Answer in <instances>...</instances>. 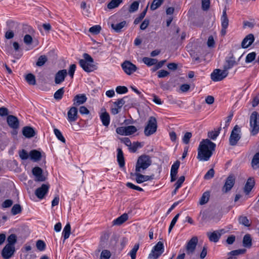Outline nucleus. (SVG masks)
Wrapping results in <instances>:
<instances>
[{
    "label": "nucleus",
    "instance_id": "1",
    "mask_svg": "<svg viewBox=\"0 0 259 259\" xmlns=\"http://www.w3.org/2000/svg\"><path fill=\"white\" fill-rule=\"evenodd\" d=\"M216 145L210 140H202L198 148L197 158L199 161H206L209 160L215 150Z\"/></svg>",
    "mask_w": 259,
    "mask_h": 259
},
{
    "label": "nucleus",
    "instance_id": "2",
    "mask_svg": "<svg viewBox=\"0 0 259 259\" xmlns=\"http://www.w3.org/2000/svg\"><path fill=\"white\" fill-rule=\"evenodd\" d=\"M84 59H80L79 63L81 68L86 72H90L96 69V65L93 64L94 60L90 55L83 54Z\"/></svg>",
    "mask_w": 259,
    "mask_h": 259
},
{
    "label": "nucleus",
    "instance_id": "3",
    "mask_svg": "<svg viewBox=\"0 0 259 259\" xmlns=\"http://www.w3.org/2000/svg\"><path fill=\"white\" fill-rule=\"evenodd\" d=\"M152 163L151 157L147 155H141L138 159L136 165V171L143 172Z\"/></svg>",
    "mask_w": 259,
    "mask_h": 259
},
{
    "label": "nucleus",
    "instance_id": "4",
    "mask_svg": "<svg viewBox=\"0 0 259 259\" xmlns=\"http://www.w3.org/2000/svg\"><path fill=\"white\" fill-rule=\"evenodd\" d=\"M250 131L252 136L256 135L259 132V114L253 111L249 118Z\"/></svg>",
    "mask_w": 259,
    "mask_h": 259
},
{
    "label": "nucleus",
    "instance_id": "5",
    "mask_svg": "<svg viewBox=\"0 0 259 259\" xmlns=\"http://www.w3.org/2000/svg\"><path fill=\"white\" fill-rule=\"evenodd\" d=\"M157 120L155 117L150 116L147 122V124L144 129V134L146 136H149L155 133L157 130Z\"/></svg>",
    "mask_w": 259,
    "mask_h": 259
},
{
    "label": "nucleus",
    "instance_id": "6",
    "mask_svg": "<svg viewBox=\"0 0 259 259\" xmlns=\"http://www.w3.org/2000/svg\"><path fill=\"white\" fill-rule=\"evenodd\" d=\"M164 252L163 243L159 241L153 248L149 254V259H157Z\"/></svg>",
    "mask_w": 259,
    "mask_h": 259
},
{
    "label": "nucleus",
    "instance_id": "7",
    "mask_svg": "<svg viewBox=\"0 0 259 259\" xmlns=\"http://www.w3.org/2000/svg\"><path fill=\"white\" fill-rule=\"evenodd\" d=\"M241 130L239 126L236 125L232 130L230 138L229 144L232 146H236L241 139Z\"/></svg>",
    "mask_w": 259,
    "mask_h": 259
},
{
    "label": "nucleus",
    "instance_id": "8",
    "mask_svg": "<svg viewBox=\"0 0 259 259\" xmlns=\"http://www.w3.org/2000/svg\"><path fill=\"white\" fill-rule=\"evenodd\" d=\"M137 131L136 127L134 125L118 127L116 130V132L118 134L125 136L133 135Z\"/></svg>",
    "mask_w": 259,
    "mask_h": 259
},
{
    "label": "nucleus",
    "instance_id": "9",
    "mask_svg": "<svg viewBox=\"0 0 259 259\" xmlns=\"http://www.w3.org/2000/svg\"><path fill=\"white\" fill-rule=\"evenodd\" d=\"M228 72L226 70L215 69L211 74V79L213 81H219L222 80L227 76Z\"/></svg>",
    "mask_w": 259,
    "mask_h": 259
},
{
    "label": "nucleus",
    "instance_id": "10",
    "mask_svg": "<svg viewBox=\"0 0 259 259\" xmlns=\"http://www.w3.org/2000/svg\"><path fill=\"white\" fill-rule=\"evenodd\" d=\"M235 177L233 174L230 175L227 177L222 189L223 193H227L231 190L235 183Z\"/></svg>",
    "mask_w": 259,
    "mask_h": 259
},
{
    "label": "nucleus",
    "instance_id": "11",
    "mask_svg": "<svg viewBox=\"0 0 259 259\" xmlns=\"http://www.w3.org/2000/svg\"><path fill=\"white\" fill-rule=\"evenodd\" d=\"M121 67L124 72L127 75H131L135 72L137 67L129 61H125L121 64Z\"/></svg>",
    "mask_w": 259,
    "mask_h": 259
},
{
    "label": "nucleus",
    "instance_id": "12",
    "mask_svg": "<svg viewBox=\"0 0 259 259\" xmlns=\"http://www.w3.org/2000/svg\"><path fill=\"white\" fill-rule=\"evenodd\" d=\"M50 188L49 184H43L41 187L37 188L35 191V194L40 199L44 198L45 196L48 192Z\"/></svg>",
    "mask_w": 259,
    "mask_h": 259
},
{
    "label": "nucleus",
    "instance_id": "13",
    "mask_svg": "<svg viewBox=\"0 0 259 259\" xmlns=\"http://www.w3.org/2000/svg\"><path fill=\"white\" fill-rule=\"evenodd\" d=\"M15 251V246H12L10 244H7L2 251V255L4 259H9L13 256Z\"/></svg>",
    "mask_w": 259,
    "mask_h": 259
},
{
    "label": "nucleus",
    "instance_id": "14",
    "mask_svg": "<svg viewBox=\"0 0 259 259\" xmlns=\"http://www.w3.org/2000/svg\"><path fill=\"white\" fill-rule=\"evenodd\" d=\"M32 172L35 177L34 181L35 182H44L46 180V178L42 175V170L39 167H35L32 170Z\"/></svg>",
    "mask_w": 259,
    "mask_h": 259
},
{
    "label": "nucleus",
    "instance_id": "15",
    "mask_svg": "<svg viewBox=\"0 0 259 259\" xmlns=\"http://www.w3.org/2000/svg\"><path fill=\"white\" fill-rule=\"evenodd\" d=\"M198 242L197 237H193L187 243L186 248L187 254H191L194 252Z\"/></svg>",
    "mask_w": 259,
    "mask_h": 259
},
{
    "label": "nucleus",
    "instance_id": "16",
    "mask_svg": "<svg viewBox=\"0 0 259 259\" xmlns=\"http://www.w3.org/2000/svg\"><path fill=\"white\" fill-rule=\"evenodd\" d=\"M180 165V162L177 160L171 166L170 170V181L171 182L176 180L178 170Z\"/></svg>",
    "mask_w": 259,
    "mask_h": 259
},
{
    "label": "nucleus",
    "instance_id": "17",
    "mask_svg": "<svg viewBox=\"0 0 259 259\" xmlns=\"http://www.w3.org/2000/svg\"><path fill=\"white\" fill-rule=\"evenodd\" d=\"M254 37L253 34L250 33L247 35L243 39L241 42V47L243 49L248 48L254 41Z\"/></svg>",
    "mask_w": 259,
    "mask_h": 259
},
{
    "label": "nucleus",
    "instance_id": "18",
    "mask_svg": "<svg viewBox=\"0 0 259 259\" xmlns=\"http://www.w3.org/2000/svg\"><path fill=\"white\" fill-rule=\"evenodd\" d=\"M67 75V72L66 69H63L58 71L55 77V82L56 84H60L64 81L65 77Z\"/></svg>",
    "mask_w": 259,
    "mask_h": 259
},
{
    "label": "nucleus",
    "instance_id": "19",
    "mask_svg": "<svg viewBox=\"0 0 259 259\" xmlns=\"http://www.w3.org/2000/svg\"><path fill=\"white\" fill-rule=\"evenodd\" d=\"M77 109L75 107H72L67 113L68 120L70 122H74L77 119Z\"/></svg>",
    "mask_w": 259,
    "mask_h": 259
},
{
    "label": "nucleus",
    "instance_id": "20",
    "mask_svg": "<svg viewBox=\"0 0 259 259\" xmlns=\"http://www.w3.org/2000/svg\"><path fill=\"white\" fill-rule=\"evenodd\" d=\"M7 122L8 125L14 129H16L19 127V120L18 118L14 115H8L7 117Z\"/></svg>",
    "mask_w": 259,
    "mask_h": 259
},
{
    "label": "nucleus",
    "instance_id": "21",
    "mask_svg": "<svg viewBox=\"0 0 259 259\" xmlns=\"http://www.w3.org/2000/svg\"><path fill=\"white\" fill-rule=\"evenodd\" d=\"M141 172H137L135 173L136 176V181L137 183L140 184L144 182L152 180L153 177L152 176H145L141 174Z\"/></svg>",
    "mask_w": 259,
    "mask_h": 259
},
{
    "label": "nucleus",
    "instance_id": "22",
    "mask_svg": "<svg viewBox=\"0 0 259 259\" xmlns=\"http://www.w3.org/2000/svg\"><path fill=\"white\" fill-rule=\"evenodd\" d=\"M255 185V181L253 178H249L244 187V192L245 194L248 195L250 192Z\"/></svg>",
    "mask_w": 259,
    "mask_h": 259
},
{
    "label": "nucleus",
    "instance_id": "23",
    "mask_svg": "<svg viewBox=\"0 0 259 259\" xmlns=\"http://www.w3.org/2000/svg\"><path fill=\"white\" fill-rule=\"evenodd\" d=\"M87 98L84 94H78L73 99V105L79 106L86 102Z\"/></svg>",
    "mask_w": 259,
    "mask_h": 259
},
{
    "label": "nucleus",
    "instance_id": "24",
    "mask_svg": "<svg viewBox=\"0 0 259 259\" xmlns=\"http://www.w3.org/2000/svg\"><path fill=\"white\" fill-rule=\"evenodd\" d=\"M22 134L27 138H31L35 135L34 129L28 126H24L22 129Z\"/></svg>",
    "mask_w": 259,
    "mask_h": 259
},
{
    "label": "nucleus",
    "instance_id": "25",
    "mask_svg": "<svg viewBox=\"0 0 259 259\" xmlns=\"http://www.w3.org/2000/svg\"><path fill=\"white\" fill-rule=\"evenodd\" d=\"M127 26V22L126 21H123L119 23H112L111 25V28L114 31L117 33L122 31V29Z\"/></svg>",
    "mask_w": 259,
    "mask_h": 259
},
{
    "label": "nucleus",
    "instance_id": "26",
    "mask_svg": "<svg viewBox=\"0 0 259 259\" xmlns=\"http://www.w3.org/2000/svg\"><path fill=\"white\" fill-rule=\"evenodd\" d=\"M207 236L208 237L210 241L217 242L221 236V234L218 231H216L212 233L207 232Z\"/></svg>",
    "mask_w": 259,
    "mask_h": 259
},
{
    "label": "nucleus",
    "instance_id": "27",
    "mask_svg": "<svg viewBox=\"0 0 259 259\" xmlns=\"http://www.w3.org/2000/svg\"><path fill=\"white\" fill-rule=\"evenodd\" d=\"M117 160L118 164L120 167H122L125 165L124 158L123 156V153L121 148H118L117 149Z\"/></svg>",
    "mask_w": 259,
    "mask_h": 259
},
{
    "label": "nucleus",
    "instance_id": "28",
    "mask_svg": "<svg viewBox=\"0 0 259 259\" xmlns=\"http://www.w3.org/2000/svg\"><path fill=\"white\" fill-rule=\"evenodd\" d=\"M100 117L102 124L105 126H108L110 123V120L109 113L105 111L101 113Z\"/></svg>",
    "mask_w": 259,
    "mask_h": 259
},
{
    "label": "nucleus",
    "instance_id": "29",
    "mask_svg": "<svg viewBox=\"0 0 259 259\" xmlns=\"http://www.w3.org/2000/svg\"><path fill=\"white\" fill-rule=\"evenodd\" d=\"M235 64H236V62L234 59L233 57H230L229 59L226 60L224 65L223 70L228 71L229 69L232 68Z\"/></svg>",
    "mask_w": 259,
    "mask_h": 259
},
{
    "label": "nucleus",
    "instance_id": "30",
    "mask_svg": "<svg viewBox=\"0 0 259 259\" xmlns=\"http://www.w3.org/2000/svg\"><path fill=\"white\" fill-rule=\"evenodd\" d=\"M29 156L31 159L34 161H37L40 159L41 154L39 151L36 150H33L30 152Z\"/></svg>",
    "mask_w": 259,
    "mask_h": 259
},
{
    "label": "nucleus",
    "instance_id": "31",
    "mask_svg": "<svg viewBox=\"0 0 259 259\" xmlns=\"http://www.w3.org/2000/svg\"><path fill=\"white\" fill-rule=\"evenodd\" d=\"M128 219V215L126 213H123L113 222L114 225H120L125 222Z\"/></svg>",
    "mask_w": 259,
    "mask_h": 259
},
{
    "label": "nucleus",
    "instance_id": "32",
    "mask_svg": "<svg viewBox=\"0 0 259 259\" xmlns=\"http://www.w3.org/2000/svg\"><path fill=\"white\" fill-rule=\"evenodd\" d=\"M243 246L246 248H250L252 246V239L249 234L244 235L243 238Z\"/></svg>",
    "mask_w": 259,
    "mask_h": 259
},
{
    "label": "nucleus",
    "instance_id": "33",
    "mask_svg": "<svg viewBox=\"0 0 259 259\" xmlns=\"http://www.w3.org/2000/svg\"><path fill=\"white\" fill-rule=\"evenodd\" d=\"M221 20L222 27L224 28H227L229 25V19L227 17L226 9H225L223 11V14Z\"/></svg>",
    "mask_w": 259,
    "mask_h": 259
},
{
    "label": "nucleus",
    "instance_id": "34",
    "mask_svg": "<svg viewBox=\"0 0 259 259\" xmlns=\"http://www.w3.org/2000/svg\"><path fill=\"white\" fill-rule=\"evenodd\" d=\"M122 3V0H111L107 5V8L112 10L117 8L120 4Z\"/></svg>",
    "mask_w": 259,
    "mask_h": 259
},
{
    "label": "nucleus",
    "instance_id": "35",
    "mask_svg": "<svg viewBox=\"0 0 259 259\" xmlns=\"http://www.w3.org/2000/svg\"><path fill=\"white\" fill-rule=\"evenodd\" d=\"M71 232V226L69 223H67L65 226L63 231V236L64 240L68 239L70 236Z\"/></svg>",
    "mask_w": 259,
    "mask_h": 259
},
{
    "label": "nucleus",
    "instance_id": "36",
    "mask_svg": "<svg viewBox=\"0 0 259 259\" xmlns=\"http://www.w3.org/2000/svg\"><path fill=\"white\" fill-rule=\"evenodd\" d=\"M251 165L253 169L259 167V152L256 153L253 156L251 161Z\"/></svg>",
    "mask_w": 259,
    "mask_h": 259
},
{
    "label": "nucleus",
    "instance_id": "37",
    "mask_svg": "<svg viewBox=\"0 0 259 259\" xmlns=\"http://www.w3.org/2000/svg\"><path fill=\"white\" fill-rule=\"evenodd\" d=\"M142 60L143 62L148 66L154 65L157 62V59L148 57H144Z\"/></svg>",
    "mask_w": 259,
    "mask_h": 259
},
{
    "label": "nucleus",
    "instance_id": "38",
    "mask_svg": "<svg viewBox=\"0 0 259 259\" xmlns=\"http://www.w3.org/2000/svg\"><path fill=\"white\" fill-rule=\"evenodd\" d=\"M164 0H153L150 9L154 11L158 9L163 4Z\"/></svg>",
    "mask_w": 259,
    "mask_h": 259
},
{
    "label": "nucleus",
    "instance_id": "39",
    "mask_svg": "<svg viewBox=\"0 0 259 259\" xmlns=\"http://www.w3.org/2000/svg\"><path fill=\"white\" fill-rule=\"evenodd\" d=\"M209 196H210V194H209V192L206 191V192H205L204 193H203V194H202V196H201V197L200 199L199 204L200 205H203V204H205V203H206L209 200Z\"/></svg>",
    "mask_w": 259,
    "mask_h": 259
},
{
    "label": "nucleus",
    "instance_id": "40",
    "mask_svg": "<svg viewBox=\"0 0 259 259\" xmlns=\"http://www.w3.org/2000/svg\"><path fill=\"white\" fill-rule=\"evenodd\" d=\"M25 80L30 85H35L36 84L35 77L32 73L27 74L25 76Z\"/></svg>",
    "mask_w": 259,
    "mask_h": 259
},
{
    "label": "nucleus",
    "instance_id": "41",
    "mask_svg": "<svg viewBox=\"0 0 259 259\" xmlns=\"http://www.w3.org/2000/svg\"><path fill=\"white\" fill-rule=\"evenodd\" d=\"M21 211L22 207L19 204H14L11 209V213L13 215L20 213Z\"/></svg>",
    "mask_w": 259,
    "mask_h": 259
},
{
    "label": "nucleus",
    "instance_id": "42",
    "mask_svg": "<svg viewBox=\"0 0 259 259\" xmlns=\"http://www.w3.org/2000/svg\"><path fill=\"white\" fill-rule=\"evenodd\" d=\"M239 222L240 224H242L246 227H249L250 226V223L249 220L245 216H240L238 219Z\"/></svg>",
    "mask_w": 259,
    "mask_h": 259
},
{
    "label": "nucleus",
    "instance_id": "43",
    "mask_svg": "<svg viewBox=\"0 0 259 259\" xmlns=\"http://www.w3.org/2000/svg\"><path fill=\"white\" fill-rule=\"evenodd\" d=\"M221 127H219L217 131H210L208 133L207 136L211 140H214L219 136Z\"/></svg>",
    "mask_w": 259,
    "mask_h": 259
},
{
    "label": "nucleus",
    "instance_id": "44",
    "mask_svg": "<svg viewBox=\"0 0 259 259\" xmlns=\"http://www.w3.org/2000/svg\"><path fill=\"white\" fill-rule=\"evenodd\" d=\"M65 92L64 88H61L58 90L54 94V97L57 100H61Z\"/></svg>",
    "mask_w": 259,
    "mask_h": 259
},
{
    "label": "nucleus",
    "instance_id": "45",
    "mask_svg": "<svg viewBox=\"0 0 259 259\" xmlns=\"http://www.w3.org/2000/svg\"><path fill=\"white\" fill-rule=\"evenodd\" d=\"M148 7V5L146 7V9L140 14L139 17L135 19L134 21V24H138L145 17L147 11Z\"/></svg>",
    "mask_w": 259,
    "mask_h": 259
},
{
    "label": "nucleus",
    "instance_id": "46",
    "mask_svg": "<svg viewBox=\"0 0 259 259\" xmlns=\"http://www.w3.org/2000/svg\"><path fill=\"white\" fill-rule=\"evenodd\" d=\"M7 241L8 243L7 244H10L12 246H14V244L17 242V236L14 234H12L8 237Z\"/></svg>",
    "mask_w": 259,
    "mask_h": 259
},
{
    "label": "nucleus",
    "instance_id": "47",
    "mask_svg": "<svg viewBox=\"0 0 259 259\" xmlns=\"http://www.w3.org/2000/svg\"><path fill=\"white\" fill-rule=\"evenodd\" d=\"M139 248V244H136L132 249L130 251L129 254L131 256L132 259H136V253Z\"/></svg>",
    "mask_w": 259,
    "mask_h": 259
},
{
    "label": "nucleus",
    "instance_id": "48",
    "mask_svg": "<svg viewBox=\"0 0 259 259\" xmlns=\"http://www.w3.org/2000/svg\"><path fill=\"white\" fill-rule=\"evenodd\" d=\"M111 256V252L108 250L104 249L101 253L100 259H109Z\"/></svg>",
    "mask_w": 259,
    "mask_h": 259
},
{
    "label": "nucleus",
    "instance_id": "49",
    "mask_svg": "<svg viewBox=\"0 0 259 259\" xmlns=\"http://www.w3.org/2000/svg\"><path fill=\"white\" fill-rule=\"evenodd\" d=\"M47 61V58L45 55H41L40 56L38 59V60L36 63V65L37 66H43L46 62Z\"/></svg>",
    "mask_w": 259,
    "mask_h": 259
},
{
    "label": "nucleus",
    "instance_id": "50",
    "mask_svg": "<svg viewBox=\"0 0 259 259\" xmlns=\"http://www.w3.org/2000/svg\"><path fill=\"white\" fill-rule=\"evenodd\" d=\"M139 6V2L138 1L134 2L131 5L128 10L130 13H133L138 10Z\"/></svg>",
    "mask_w": 259,
    "mask_h": 259
},
{
    "label": "nucleus",
    "instance_id": "51",
    "mask_svg": "<svg viewBox=\"0 0 259 259\" xmlns=\"http://www.w3.org/2000/svg\"><path fill=\"white\" fill-rule=\"evenodd\" d=\"M54 132L55 136L58 138V139L62 142L63 143H65V139L62 135L61 132L57 128H55Z\"/></svg>",
    "mask_w": 259,
    "mask_h": 259
},
{
    "label": "nucleus",
    "instance_id": "52",
    "mask_svg": "<svg viewBox=\"0 0 259 259\" xmlns=\"http://www.w3.org/2000/svg\"><path fill=\"white\" fill-rule=\"evenodd\" d=\"M142 147L141 144L138 142H134L133 144H131V146H130L129 150L132 152H136L138 148Z\"/></svg>",
    "mask_w": 259,
    "mask_h": 259
},
{
    "label": "nucleus",
    "instance_id": "53",
    "mask_svg": "<svg viewBox=\"0 0 259 259\" xmlns=\"http://www.w3.org/2000/svg\"><path fill=\"white\" fill-rule=\"evenodd\" d=\"M101 27L100 25H95L89 29V31L93 34H97L100 33Z\"/></svg>",
    "mask_w": 259,
    "mask_h": 259
},
{
    "label": "nucleus",
    "instance_id": "54",
    "mask_svg": "<svg viewBox=\"0 0 259 259\" xmlns=\"http://www.w3.org/2000/svg\"><path fill=\"white\" fill-rule=\"evenodd\" d=\"M36 246L37 249L39 251H43L46 248V244L45 242L41 240L37 241Z\"/></svg>",
    "mask_w": 259,
    "mask_h": 259
},
{
    "label": "nucleus",
    "instance_id": "55",
    "mask_svg": "<svg viewBox=\"0 0 259 259\" xmlns=\"http://www.w3.org/2000/svg\"><path fill=\"white\" fill-rule=\"evenodd\" d=\"M109 237V235L108 233H105L101 236L100 240V246H101L103 248L105 247L104 244L108 240Z\"/></svg>",
    "mask_w": 259,
    "mask_h": 259
},
{
    "label": "nucleus",
    "instance_id": "56",
    "mask_svg": "<svg viewBox=\"0 0 259 259\" xmlns=\"http://www.w3.org/2000/svg\"><path fill=\"white\" fill-rule=\"evenodd\" d=\"M256 56V54L255 52H251L247 54L246 57L245 62L246 63H250L253 61Z\"/></svg>",
    "mask_w": 259,
    "mask_h": 259
},
{
    "label": "nucleus",
    "instance_id": "57",
    "mask_svg": "<svg viewBox=\"0 0 259 259\" xmlns=\"http://www.w3.org/2000/svg\"><path fill=\"white\" fill-rule=\"evenodd\" d=\"M19 155L20 157L22 160L27 159L29 156V154H28L27 152L24 149H22V150L19 151Z\"/></svg>",
    "mask_w": 259,
    "mask_h": 259
},
{
    "label": "nucleus",
    "instance_id": "58",
    "mask_svg": "<svg viewBox=\"0 0 259 259\" xmlns=\"http://www.w3.org/2000/svg\"><path fill=\"white\" fill-rule=\"evenodd\" d=\"M165 62H166V60H162L158 63L157 62L156 64H155V65L151 69L152 72H155L158 69L161 68L163 66V65L164 64Z\"/></svg>",
    "mask_w": 259,
    "mask_h": 259
},
{
    "label": "nucleus",
    "instance_id": "59",
    "mask_svg": "<svg viewBox=\"0 0 259 259\" xmlns=\"http://www.w3.org/2000/svg\"><path fill=\"white\" fill-rule=\"evenodd\" d=\"M128 91L127 88L125 86H118L116 88L117 93L121 94H125Z\"/></svg>",
    "mask_w": 259,
    "mask_h": 259
},
{
    "label": "nucleus",
    "instance_id": "60",
    "mask_svg": "<svg viewBox=\"0 0 259 259\" xmlns=\"http://www.w3.org/2000/svg\"><path fill=\"white\" fill-rule=\"evenodd\" d=\"M214 170L213 168H210L204 175V178L205 180H209L214 177Z\"/></svg>",
    "mask_w": 259,
    "mask_h": 259
},
{
    "label": "nucleus",
    "instance_id": "61",
    "mask_svg": "<svg viewBox=\"0 0 259 259\" xmlns=\"http://www.w3.org/2000/svg\"><path fill=\"white\" fill-rule=\"evenodd\" d=\"M192 137V133L190 132H187L184 135L183 138V142L186 144H188L190 142V139Z\"/></svg>",
    "mask_w": 259,
    "mask_h": 259
},
{
    "label": "nucleus",
    "instance_id": "62",
    "mask_svg": "<svg viewBox=\"0 0 259 259\" xmlns=\"http://www.w3.org/2000/svg\"><path fill=\"white\" fill-rule=\"evenodd\" d=\"M126 98V97H125L123 98L118 99L117 101L114 102V104L117 107L120 109L122 107V106L125 104V99Z\"/></svg>",
    "mask_w": 259,
    "mask_h": 259
},
{
    "label": "nucleus",
    "instance_id": "63",
    "mask_svg": "<svg viewBox=\"0 0 259 259\" xmlns=\"http://www.w3.org/2000/svg\"><path fill=\"white\" fill-rule=\"evenodd\" d=\"M185 178L184 176H181L179 178V179L175 184V186L176 187V189H179L181 187L182 184L184 183L185 181Z\"/></svg>",
    "mask_w": 259,
    "mask_h": 259
},
{
    "label": "nucleus",
    "instance_id": "64",
    "mask_svg": "<svg viewBox=\"0 0 259 259\" xmlns=\"http://www.w3.org/2000/svg\"><path fill=\"white\" fill-rule=\"evenodd\" d=\"M157 76L158 78H164L168 76L169 73L165 70H160L157 72Z\"/></svg>",
    "mask_w": 259,
    "mask_h": 259
}]
</instances>
